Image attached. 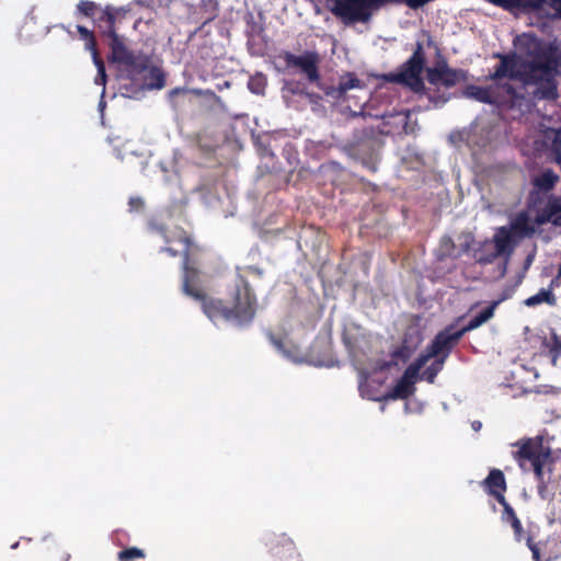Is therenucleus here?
Segmentation results:
<instances>
[{
  "label": "nucleus",
  "instance_id": "1",
  "mask_svg": "<svg viewBox=\"0 0 561 561\" xmlns=\"http://www.w3.org/2000/svg\"><path fill=\"white\" fill-rule=\"evenodd\" d=\"M201 253L186 251L182 262V291L201 302L204 313L213 321L222 319L238 325L252 322L256 313V296L244 275L238 274L229 293V304L208 297L201 286Z\"/></svg>",
  "mask_w": 561,
  "mask_h": 561
},
{
  "label": "nucleus",
  "instance_id": "2",
  "mask_svg": "<svg viewBox=\"0 0 561 561\" xmlns=\"http://www.w3.org/2000/svg\"><path fill=\"white\" fill-rule=\"evenodd\" d=\"M557 67L558 60L553 50L534 39L527 50V57H523V82L540 85L539 91L543 99H556Z\"/></svg>",
  "mask_w": 561,
  "mask_h": 561
},
{
  "label": "nucleus",
  "instance_id": "3",
  "mask_svg": "<svg viewBox=\"0 0 561 561\" xmlns=\"http://www.w3.org/2000/svg\"><path fill=\"white\" fill-rule=\"evenodd\" d=\"M514 446L518 447L513 453L514 459L522 470L534 471L538 482V495L543 500L547 499V484L549 480L546 479L543 470L552 462L550 449L543 446L542 437L540 436L520 439Z\"/></svg>",
  "mask_w": 561,
  "mask_h": 561
},
{
  "label": "nucleus",
  "instance_id": "4",
  "mask_svg": "<svg viewBox=\"0 0 561 561\" xmlns=\"http://www.w3.org/2000/svg\"><path fill=\"white\" fill-rule=\"evenodd\" d=\"M107 41V45L111 48L107 61L116 66L122 77L135 79L147 71L152 64L151 56L142 50L131 49L129 41L125 36H110Z\"/></svg>",
  "mask_w": 561,
  "mask_h": 561
},
{
  "label": "nucleus",
  "instance_id": "5",
  "mask_svg": "<svg viewBox=\"0 0 561 561\" xmlns=\"http://www.w3.org/2000/svg\"><path fill=\"white\" fill-rule=\"evenodd\" d=\"M425 65V54L423 44L417 42L412 56L400 67L399 71L391 73L389 80L394 83L404 84L414 92L424 89V82L421 73Z\"/></svg>",
  "mask_w": 561,
  "mask_h": 561
},
{
  "label": "nucleus",
  "instance_id": "6",
  "mask_svg": "<svg viewBox=\"0 0 561 561\" xmlns=\"http://www.w3.org/2000/svg\"><path fill=\"white\" fill-rule=\"evenodd\" d=\"M388 3H403V0H335L332 13L350 21L367 22L373 10Z\"/></svg>",
  "mask_w": 561,
  "mask_h": 561
},
{
  "label": "nucleus",
  "instance_id": "7",
  "mask_svg": "<svg viewBox=\"0 0 561 561\" xmlns=\"http://www.w3.org/2000/svg\"><path fill=\"white\" fill-rule=\"evenodd\" d=\"M151 229L154 233L160 236L167 244L161 248L160 251L168 253L172 257H175L179 254H182V256L185 257L186 251L191 254L202 253L203 251L202 247L195 243L187 232L181 227L168 229L164 226L153 225Z\"/></svg>",
  "mask_w": 561,
  "mask_h": 561
},
{
  "label": "nucleus",
  "instance_id": "8",
  "mask_svg": "<svg viewBox=\"0 0 561 561\" xmlns=\"http://www.w3.org/2000/svg\"><path fill=\"white\" fill-rule=\"evenodd\" d=\"M279 58L284 61L286 69H297L309 83L323 89L319 69L320 57L317 51L306 50L301 55H295L285 50L280 53Z\"/></svg>",
  "mask_w": 561,
  "mask_h": 561
},
{
  "label": "nucleus",
  "instance_id": "9",
  "mask_svg": "<svg viewBox=\"0 0 561 561\" xmlns=\"http://www.w3.org/2000/svg\"><path fill=\"white\" fill-rule=\"evenodd\" d=\"M80 39L84 42L85 49L91 53L93 64L98 68V75L94 79L95 84L102 85V91L99 101V111L101 116V124L104 125V110H105V62L103 61L100 51L96 47V39L93 31H90L83 25H76Z\"/></svg>",
  "mask_w": 561,
  "mask_h": 561
},
{
  "label": "nucleus",
  "instance_id": "10",
  "mask_svg": "<svg viewBox=\"0 0 561 561\" xmlns=\"http://www.w3.org/2000/svg\"><path fill=\"white\" fill-rule=\"evenodd\" d=\"M470 94L478 101L486 104L506 105L512 104L517 98L513 84L494 82L489 87H471Z\"/></svg>",
  "mask_w": 561,
  "mask_h": 561
},
{
  "label": "nucleus",
  "instance_id": "11",
  "mask_svg": "<svg viewBox=\"0 0 561 561\" xmlns=\"http://www.w3.org/2000/svg\"><path fill=\"white\" fill-rule=\"evenodd\" d=\"M350 149L353 156L362 159L367 169L373 172L377 170L375 157L379 149V139L374 135L373 129H363L362 135L350 145Z\"/></svg>",
  "mask_w": 561,
  "mask_h": 561
},
{
  "label": "nucleus",
  "instance_id": "12",
  "mask_svg": "<svg viewBox=\"0 0 561 561\" xmlns=\"http://www.w3.org/2000/svg\"><path fill=\"white\" fill-rule=\"evenodd\" d=\"M462 336L459 330H454V327L449 325L438 332L422 353L428 360L433 357H444V359H447L453 348Z\"/></svg>",
  "mask_w": 561,
  "mask_h": 561
},
{
  "label": "nucleus",
  "instance_id": "13",
  "mask_svg": "<svg viewBox=\"0 0 561 561\" xmlns=\"http://www.w3.org/2000/svg\"><path fill=\"white\" fill-rule=\"evenodd\" d=\"M495 57L500 59V64L495 66L494 72L489 76L490 80L497 83H501L500 81L504 78L523 81V57L516 53H499Z\"/></svg>",
  "mask_w": 561,
  "mask_h": 561
},
{
  "label": "nucleus",
  "instance_id": "14",
  "mask_svg": "<svg viewBox=\"0 0 561 561\" xmlns=\"http://www.w3.org/2000/svg\"><path fill=\"white\" fill-rule=\"evenodd\" d=\"M138 20L128 8H112L107 5V37L121 36L118 32L126 27L136 28Z\"/></svg>",
  "mask_w": 561,
  "mask_h": 561
},
{
  "label": "nucleus",
  "instance_id": "15",
  "mask_svg": "<svg viewBox=\"0 0 561 561\" xmlns=\"http://www.w3.org/2000/svg\"><path fill=\"white\" fill-rule=\"evenodd\" d=\"M463 79L465 72L462 70L449 68L445 61L427 70V80L435 85L443 84L446 88H453Z\"/></svg>",
  "mask_w": 561,
  "mask_h": 561
},
{
  "label": "nucleus",
  "instance_id": "16",
  "mask_svg": "<svg viewBox=\"0 0 561 561\" xmlns=\"http://www.w3.org/2000/svg\"><path fill=\"white\" fill-rule=\"evenodd\" d=\"M484 491L493 496L499 503L504 502V493L506 492V479L502 470L491 469L488 477L481 482Z\"/></svg>",
  "mask_w": 561,
  "mask_h": 561
},
{
  "label": "nucleus",
  "instance_id": "17",
  "mask_svg": "<svg viewBox=\"0 0 561 561\" xmlns=\"http://www.w3.org/2000/svg\"><path fill=\"white\" fill-rule=\"evenodd\" d=\"M536 225H538L535 221H531L529 215L527 211L523 210L519 211L510 222V226L507 227L508 230L512 231L514 238L519 242L524 240L525 238H530L536 232Z\"/></svg>",
  "mask_w": 561,
  "mask_h": 561
},
{
  "label": "nucleus",
  "instance_id": "18",
  "mask_svg": "<svg viewBox=\"0 0 561 561\" xmlns=\"http://www.w3.org/2000/svg\"><path fill=\"white\" fill-rule=\"evenodd\" d=\"M536 222L538 226L551 222L561 227V197L550 196L545 207L536 216Z\"/></svg>",
  "mask_w": 561,
  "mask_h": 561
},
{
  "label": "nucleus",
  "instance_id": "19",
  "mask_svg": "<svg viewBox=\"0 0 561 561\" xmlns=\"http://www.w3.org/2000/svg\"><path fill=\"white\" fill-rule=\"evenodd\" d=\"M493 242L496 253L510 256L518 241L514 238L513 233L506 226L499 227L491 240Z\"/></svg>",
  "mask_w": 561,
  "mask_h": 561
},
{
  "label": "nucleus",
  "instance_id": "20",
  "mask_svg": "<svg viewBox=\"0 0 561 561\" xmlns=\"http://www.w3.org/2000/svg\"><path fill=\"white\" fill-rule=\"evenodd\" d=\"M266 546L271 554L279 560L291 557L295 552L294 541L284 534L268 538Z\"/></svg>",
  "mask_w": 561,
  "mask_h": 561
},
{
  "label": "nucleus",
  "instance_id": "21",
  "mask_svg": "<svg viewBox=\"0 0 561 561\" xmlns=\"http://www.w3.org/2000/svg\"><path fill=\"white\" fill-rule=\"evenodd\" d=\"M472 256L478 264L488 265L492 264L500 255L496 253L493 242L486 239L473 248Z\"/></svg>",
  "mask_w": 561,
  "mask_h": 561
},
{
  "label": "nucleus",
  "instance_id": "22",
  "mask_svg": "<svg viewBox=\"0 0 561 561\" xmlns=\"http://www.w3.org/2000/svg\"><path fill=\"white\" fill-rule=\"evenodd\" d=\"M499 305V301H493L490 306H488L485 309H483L480 313L474 316L470 321L461 328L459 331L465 335L467 332H470L479 327H481L483 323L489 321L494 316V311Z\"/></svg>",
  "mask_w": 561,
  "mask_h": 561
},
{
  "label": "nucleus",
  "instance_id": "23",
  "mask_svg": "<svg viewBox=\"0 0 561 561\" xmlns=\"http://www.w3.org/2000/svg\"><path fill=\"white\" fill-rule=\"evenodd\" d=\"M415 391L414 381H410L403 377H401L394 387L385 396L386 399L398 400V399H408Z\"/></svg>",
  "mask_w": 561,
  "mask_h": 561
},
{
  "label": "nucleus",
  "instance_id": "24",
  "mask_svg": "<svg viewBox=\"0 0 561 561\" xmlns=\"http://www.w3.org/2000/svg\"><path fill=\"white\" fill-rule=\"evenodd\" d=\"M553 289L554 288H550V286L547 289L541 288L536 295L528 297L525 300V305L528 307H535L537 305L546 302L549 306H556L557 297L553 294Z\"/></svg>",
  "mask_w": 561,
  "mask_h": 561
},
{
  "label": "nucleus",
  "instance_id": "25",
  "mask_svg": "<svg viewBox=\"0 0 561 561\" xmlns=\"http://www.w3.org/2000/svg\"><path fill=\"white\" fill-rule=\"evenodd\" d=\"M542 347L548 351L552 365H557V360L561 356V339L559 335L551 332L550 337L542 341Z\"/></svg>",
  "mask_w": 561,
  "mask_h": 561
},
{
  "label": "nucleus",
  "instance_id": "26",
  "mask_svg": "<svg viewBox=\"0 0 561 561\" xmlns=\"http://www.w3.org/2000/svg\"><path fill=\"white\" fill-rule=\"evenodd\" d=\"M558 181L559 176L552 170H546L535 178L534 185L540 191L548 192L554 187Z\"/></svg>",
  "mask_w": 561,
  "mask_h": 561
},
{
  "label": "nucleus",
  "instance_id": "27",
  "mask_svg": "<svg viewBox=\"0 0 561 561\" xmlns=\"http://www.w3.org/2000/svg\"><path fill=\"white\" fill-rule=\"evenodd\" d=\"M98 13L104 14L105 11H102L95 2L88 0H81L77 4V9L75 12L77 18L85 16L90 19H95Z\"/></svg>",
  "mask_w": 561,
  "mask_h": 561
},
{
  "label": "nucleus",
  "instance_id": "28",
  "mask_svg": "<svg viewBox=\"0 0 561 561\" xmlns=\"http://www.w3.org/2000/svg\"><path fill=\"white\" fill-rule=\"evenodd\" d=\"M427 362V357L423 353H421L419 357L407 367L401 377L415 382V379L417 378L420 370L425 366Z\"/></svg>",
  "mask_w": 561,
  "mask_h": 561
},
{
  "label": "nucleus",
  "instance_id": "29",
  "mask_svg": "<svg viewBox=\"0 0 561 561\" xmlns=\"http://www.w3.org/2000/svg\"><path fill=\"white\" fill-rule=\"evenodd\" d=\"M283 94L286 99L294 95L304 96L307 94V85L297 80L285 81L283 87Z\"/></svg>",
  "mask_w": 561,
  "mask_h": 561
},
{
  "label": "nucleus",
  "instance_id": "30",
  "mask_svg": "<svg viewBox=\"0 0 561 561\" xmlns=\"http://www.w3.org/2000/svg\"><path fill=\"white\" fill-rule=\"evenodd\" d=\"M149 81L147 82L148 88L160 90L165 85V76L156 66H149Z\"/></svg>",
  "mask_w": 561,
  "mask_h": 561
},
{
  "label": "nucleus",
  "instance_id": "31",
  "mask_svg": "<svg viewBox=\"0 0 561 561\" xmlns=\"http://www.w3.org/2000/svg\"><path fill=\"white\" fill-rule=\"evenodd\" d=\"M266 85L267 79L263 73H255L254 76L250 77L248 81L249 90L256 95H263Z\"/></svg>",
  "mask_w": 561,
  "mask_h": 561
},
{
  "label": "nucleus",
  "instance_id": "32",
  "mask_svg": "<svg viewBox=\"0 0 561 561\" xmlns=\"http://www.w3.org/2000/svg\"><path fill=\"white\" fill-rule=\"evenodd\" d=\"M434 362L423 371V378L434 383L438 373L443 369L446 359L444 357H434Z\"/></svg>",
  "mask_w": 561,
  "mask_h": 561
},
{
  "label": "nucleus",
  "instance_id": "33",
  "mask_svg": "<svg viewBox=\"0 0 561 561\" xmlns=\"http://www.w3.org/2000/svg\"><path fill=\"white\" fill-rule=\"evenodd\" d=\"M270 340H271L272 344L278 351H280L285 356H287L294 360H297V358H296L297 347L296 346H294V345L287 346L286 343L282 339L276 337L273 334H270Z\"/></svg>",
  "mask_w": 561,
  "mask_h": 561
},
{
  "label": "nucleus",
  "instance_id": "34",
  "mask_svg": "<svg viewBox=\"0 0 561 561\" xmlns=\"http://www.w3.org/2000/svg\"><path fill=\"white\" fill-rule=\"evenodd\" d=\"M360 87V80L353 73L343 77L339 83V95L346 93L348 90Z\"/></svg>",
  "mask_w": 561,
  "mask_h": 561
},
{
  "label": "nucleus",
  "instance_id": "35",
  "mask_svg": "<svg viewBox=\"0 0 561 561\" xmlns=\"http://www.w3.org/2000/svg\"><path fill=\"white\" fill-rule=\"evenodd\" d=\"M141 558H145V552L136 547L127 548L118 552V559L121 561H131Z\"/></svg>",
  "mask_w": 561,
  "mask_h": 561
},
{
  "label": "nucleus",
  "instance_id": "36",
  "mask_svg": "<svg viewBox=\"0 0 561 561\" xmlns=\"http://www.w3.org/2000/svg\"><path fill=\"white\" fill-rule=\"evenodd\" d=\"M503 506V513H502V520L504 523H513L514 520H517L518 517L514 511V508L507 503V501L504 499L503 503H500Z\"/></svg>",
  "mask_w": 561,
  "mask_h": 561
},
{
  "label": "nucleus",
  "instance_id": "37",
  "mask_svg": "<svg viewBox=\"0 0 561 561\" xmlns=\"http://www.w3.org/2000/svg\"><path fill=\"white\" fill-rule=\"evenodd\" d=\"M527 7H537L533 0H504L502 8L512 9V8H527Z\"/></svg>",
  "mask_w": 561,
  "mask_h": 561
},
{
  "label": "nucleus",
  "instance_id": "38",
  "mask_svg": "<svg viewBox=\"0 0 561 561\" xmlns=\"http://www.w3.org/2000/svg\"><path fill=\"white\" fill-rule=\"evenodd\" d=\"M411 355L412 350L407 345H401L391 353V356L393 358L400 359L402 362H407L411 357Z\"/></svg>",
  "mask_w": 561,
  "mask_h": 561
},
{
  "label": "nucleus",
  "instance_id": "39",
  "mask_svg": "<svg viewBox=\"0 0 561 561\" xmlns=\"http://www.w3.org/2000/svg\"><path fill=\"white\" fill-rule=\"evenodd\" d=\"M526 545L529 548V550L531 551V556H533L534 561H548V559L547 560H542L541 559L540 546H539L538 542H535L533 540L531 536H527L526 537Z\"/></svg>",
  "mask_w": 561,
  "mask_h": 561
},
{
  "label": "nucleus",
  "instance_id": "40",
  "mask_svg": "<svg viewBox=\"0 0 561 561\" xmlns=\"http://www.w3.org/2000/svg\"><path fill=\"white\" fill-rule=\"evenodd\" d=\"M128 207H129V211H131V213L133 211L139 213V211H141L144 209L145 202L139 196H133L128 201Z\"/></svg>",
  "mask_w": 561,
  "mask_h": 561
},
{
  "label": "nucleus",
  "instance_id": "41",
  "mask_svg": "<svg viewBox=\"0 0 561 561\" xmlns=\"http://www.w3.org/2000/svg\"><path fill=\"white\" fill-rule=\"evenodd\" d=\"M511 526L514 530L515 539L517 541H522L524 538L526 539L525 533L523 529V525H522L519 518L517 520H514L513 523H511Z\"/></svg>",
  "mask_w": 561,
  "mask_h": 561
},
{
  "label": "nucleus",
  "instance_id": "42",
  "mask_svg": "<svg viewBox=\"0 0 561 561\" xmlns=\"http://www.w3.org/2000/svg\"><path fill=\"white\" fill-rule=\"evenodd\" d=\"M428 100L435 105L439 106L445 104L448 101V96H445L444 94H439L438 92L428 93Z\"/></svg>",
  "mask_w": 561,
  "mask_h": 561
},
{
  "label": "nucleus",
  "instance_id": "43",
  "mask_svg": "<svg viewBox=\"0 0 561 561\" xmlns=\"http://www.w3.org/2000/svg\"><path fill=\"white\" fill-rule=\"evenodd\" d=\"M244 271L245 273L256 276L259 278L263 276V271L257 266H247Z\"/></svg>",
  "mask_w": 561,
  "mask_h": 561
},
{
  "label": "nucleus",
  "instance_id": "44",
  "mask_svg": "<svg viewBox=\"0 0 561 561\" xmlns=\"http://www.w3.org/2000/svg\"><path fill=\"white\" fill-rule=\"evenodd\" d=\"M561 285V263L558 270V274L550 282V288H556Z\"/></svg>",
  "mask_w": 561,
  "mask_h": 561
},
{
  "label": "nucleus",
  "instance_id": "45",
  "mask_svg": "<svg viewBox=\"0 0 561 561\" xmlns=\"http://www.w3.org/2000/svg\"><path fill=\"white\" fill-rule=\"evenodd\" d=\"M550 7L554 10L556 14L561 18V0H551Z\"/></svg>",
  "mask_w": 561,
  "mask_h": 561
},
{
  "label": "nucleus",
  "instance_id": "46",
  "mask_svg": "<svg viewBox=\"0 0 561 561\" xmlns=\"http://www.w3.org/2000/svg\"><path fill=\"white\" fill-rule=\"evenodd\" d=\"M304 96L306 99H308L310 103H314V104H318L319 100L321 99L319 94L309 92L308 90H307V94H305Z\"/></svg>",
  "mask_w": 561,
  "mask_h": 561
},
{
  "label": "nucleus",
  "instance_id": "47",
  "mask_svg": "<svg viewBox=\"0 0 561 561\" xmlns=\"http://www.w3.org/2000/svg\"><path fill=\"white\" fill-rule=\"evenodd\" d=\"M391 366H392V363H391V362H383V363L380 365V369H381V370L389 369Z\"/></svg>",
  "mask_w": 561,
  "mask_h": 561
},
{
  "label": "nucleus",
  "instance_id": "48",
  "mask_svg": "<svg viewBox=\"0 0 561 561\" xmlns=\"http://www.w3.org/2000/svg\"><path fill=\"white\" fill-rule=\"evenodd\" d=\"M184 92H186V90H185V89L176 88V89H173V90L170 92V94H171V95H174V94L184 93Z\"/></svg>",
  "mask_w": 561,
  "mask_h": 561
},
{
  "label": "nucleus",
  "instance_id": "49",
  "mask_svg": "<svg viewBox=\"0 0 561 561\" xmlns=\"http://www.w3.org/2000/svg\"><path fill=\"white\" fill-rule=\"evenodd\" d=\"M472 427H473L476 431H478V430L481 427V423H480V422H473Z\"/></svg>",
  "mask_w": 561,
  "mask_h": 561
}]
</instances>
